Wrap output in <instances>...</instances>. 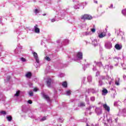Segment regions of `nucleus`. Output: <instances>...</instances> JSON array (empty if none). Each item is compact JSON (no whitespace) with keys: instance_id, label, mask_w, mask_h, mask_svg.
<instances>
[{"instance_id":"39448f33","label":"nucleus","mask_w":126,"mask_h":126,"mask_svg":"<svg viewBox=\"0 0 126 126\" xmlns=\"http://www.w3.org/2000/svg\"><path fill=\"white\" fill-rule=\"evenodd\" d=\"M94 112L99 116L102 114V109L100 107H95Z\"/></svg>"},{"instance_id":"ddd939ff","label":"nucleus","mask_w":126,"mask_h":126,"mask_svg":"<svg viewBox=\"0 0 126 126\" xmlns=\"http://www.w3.org/2000/svg\"><path fill=\"white\" fill-rule=\"evenodd\" d=\"M46 84L48 87H51V84H52V79H49L48 80H47V81H46Z\"/></svg>"},{"instance_id":"a19ab883","label":"nucleus","mask_w":126,"mask_h":126,"mask_svg":"<svg viewBox=\"0 0 126 126\" xmlns=\"http://www.w3.org/2000/svg\"><path fill=\"white\" fill-rule=\"evenodd\" d=\"M20 60H21V61L22 62H26V59H25V58H23V57L21 58L20 59Z\"/></svg>"},{"instance_id":"1a4fd4ad","label":"nucleus","mask_w":126,"mask_h":126,"mask_svg":"<svg viewBox=\"0 0 126 126\" xmlns=\"http://www.w3.org/2000/svg\"><path fill=\"white\" fill-rule=\"evenodd\" d=\"M79 60V52L75 54V57L73 59H71V61H75L76 62Z\"/></svg>"},{"instance_id":"aec40b11","label":"nucleus","mask_w":126,"mask_h":126,"mask_svg":"<svg viewBox=\"0 0 126 126\" xmlns=\"http://www.w3.org/2000/svg\"><path fill=\"white\" fill-rule=\"evenodd\" d=\"M94 63H95L96 65H97V66H103V64H102L101 62H96V61H94Z\"/></svg>"},{"instance_id":"9b49d317","label":"nucleus","mask_w":126,"mask_h":126,"mask_svg":"<svg viewBox=\"0 0 126 126\" xmlns=\"http://www.w3.org/2000/svg\"><path fill=\"white\" fill-rule=\"evenodd\" d=\"M92 44L94 47H97V46H98V42H97V39H93Z\"/></svg>"},{"instance_id":"72a5a7b5","label":"nucleus","mask_w":126,"mask_h":126,"mask_svg":"<svg viewBox=\"0 0 126 126\" xmlns=\"http://www.w3.org/2000/svg\"><path fill=\"white\" fill-rule=\"evenodd\" d=\"M103 84H104V83H103V82L102 81V80L100 79L99 81V84L98 85L99 86H102V85H103Z\"/></svg>"},{"instance_id":"4468645a","label":"nucleus","mask_w":126,"mask_h":126,"mask_svg":"<svg viewBox=\"0 0 126 126\" xmlns=\"http://www.w3.org/2000/svg\"><path fill=\"white\" fill-rule=\"evenodd\" d=\"M34 30L35 33H40V29L38 28V25H35L34 27Z\"/></svg>"},{"instance_id":"7ed1b4c3","label":"nucleus","mask_w":126,"mask_h":126,"mask_svg":"<svg viewBox=\"0 0 126 126\" xmlns=\"http://www.w3.org/2000/svg\"><path fill=\"white\" fill-rule=\"evenodd\" d=\"M90 92H91L92 94H97V93L99 92V89L96 88H91L88 89L86 91V93H88V94H90Z\"/></svg>"},{"instance_id":"37998d69","label":"nucleus","mask_w":126,"mask_h":126,"mask_svg":"<svg viewBox=\"0 0 126 126\" xmlns=\"http://www.w3.org/2000/svg\"><path fill=\"white\" fill-rule=\"evenodd\" d=\"M59 77H63L64 76V74L61 73L59 75Z\"/></svg>"},{"instance_id":"f257e3e1","label":"nucleus","mask_w":126,"mask_h":126,"mask_svg":"<svg viewBox=\"0 0 126 126\" xmlns=\"http://www.w3.org/2000/svg\"><path fill=\"white\" fill-rule=\"evenodd\" d=\"M93 17L89 14H85L81 16L82 22H85V20H91Z\"/></svg>"},{"instance_id":"680f3d73","label":"nucleus","mask_w":126,"mask_h":126,"mask_svg":"<svg viewBox=\"0 0 126 126\" xmlns=\"http://www.w3.org/2000/svg\"><path fill=\"white\" fill-rule=\"evenodd\" d=\"M123 113H126V109H124L123 110Z\"/></svg>"},{"instance_id":"6e6d98bb","label":"nucleus","mask_w":126,"mask_h":126,"mask_svg":"<svg viewBox=\"0 0 126 126\" xmlns=\"http://www.w3.org/2000/svg\"><path fill=\"white\" fill-rule=\"evenodd\" d=\"M74 8H75V9H78V6H76V5H75V6H74Z\"/></svg>"},{"instance_id":"bf43d9fd","label":"nucleus","mask_w":126,"mask_h":126,"mask_svg":"<svg viewBox=\"0 0 126 126\" xmlns=\"http://www.w3.org/2000/svg\"><path fill=\"white\" fill-rule=\"evenodd\" d=\"M113 4H111L109 6V8H113Z\"/></svg>"},{"instance_id":"7c9ffc66","label":"nucleus","mask_w":126,"mask_h":126,"mask_svg":"<svg viewBox=\"0 0 126 126\" xmlns=\"http://www.w3.org/2000/svg\"><path fill=\"white\" fill-rule=\"evenodd\" d=\"M114 61L116 62L117 63L119 62V58L118 57H115L113 58Z\"/></svg>"},{"instance_id":"a878e982","label":"nucleus","mask_w":126,"mask_h":126,"mask_svg":"<svg viewBox=\"0 0 126 126\" xmlns=\"http://www.w3.org/2000/svg\"><path fill=\"white\" fill-rule=\"evenodd\" d=\"M62 86H63V87H64V88H66V87H67V83H66V82H63L62 83Z\"/></svg>"},{"instance_id":"8fccbe9b","label":"nucleus","mask_w":126,"mask_h":126,"mask_svg":"<svg viewBox=\"0 0 126 126\" xmlns=\"http://www.w3.org/2000/svg\"><path fill=\"white\" fill-rule=\"evenodd\" d=\"M108 122H112V118H110L109 119L107 118Z\"/></svg>"},{"instance_id":"79ce46f5","label":"nucleus","mask_w":126,"mask_h":126,"mask_svg":"<svg viewBox=\"0 0 126 126\" xmlns=\"http://www.w3.org/2000/svg\"><path fill=\"white\" fill-rule=\"evenodd\" d=\"M45 59L46 61H48V62H50V61H51V59L49 57H46Z\"/></svg>"},{"instance_id":"6ab92c4d","label":"nucleus","mask_w":126,"mask_h":126,"mask_svg":"<svg viewBox=\"0 0 126 126\" xmlns=\"http://www.w3.org/2000/svg\"><path fill=\"white\" fill-rule=\"evenodd\" d=\"M115 84L117 86H120V78H117L115 80Z\"/></svg>"},{"instance_id":"f03ea898","label":"nucleus","mask_w":126,"mask_h":126,"mask_svg":"<svg viewBox=\"0 0 126 126\" xmlns=\"http://www.w3.org/2000/svg\"><path fill=\"white\" fill-rule=\"evenodd\" d=\"M100 79H102V80H105L106 79V80H108L109 81V84L110 85H111L112 83H113V81L114 80L113 78H110V77L108 75L105 76H101Z\"/></svg>"},{"instance_id":"cd10ccee","label":"nucleus","mask_w":126,"mask_h":126,"mask_svg":"<svg viewBox=\"0 0 126 126\" xmlns=\"http://www.w3.org/2000/svg\"><path fill=\"white\" fill-rule=\"evenodd\" d=\"M20 94V91H18L16 92V93L14 95V96L16 97H18Z\"/></svg>"},{"instance_id":"f8f14e48","label":"nucleus","mask_w":126,"mask_h":126,"mask_svg":"<svg viewBox=\"0 0 126 126\" xmlns=\"http://www.w3.org/2000/svg\"><path fill=\"white\" fill-rule=\"evenodd\" d=\"M98 37L100 38H104V37H106V33L101 32L100 33H98Z\"/></svg>"},{"instance_id":"c756f323","label":"nucleus","mask_w":126,"mask_h":126,"mask_svg":"<svg viewBox=\"0 0 126 126\" xmlns=\"http://www.w3.org/2000/svg\"><path fill=\"white\" fill-rule=\"evenodd\" d=\"M71 94V91L70 90L67 91L66 92V95L69 96Z\"/></svg>"},{"instance_id":"bb28decb","label":"nucleus","mask_w":126,"mask_h":126,"mask_svg":"<svg viewBox=\"0 0 126 126\" xmlns=\"http://www.w3.org/2000/svg\"><path fill=\"white\" fill-rule=\"evenodd\" d=\"M6 119L8 122H11L12 121V117L11 116H7Z\"/></svg>"},{"instance_id":"412c9836","label":"nucleus","mask_w":126,"mask_h":126,"mask_svg":"<svg viewBox=\"0 0 126 126\" xmlns=\"http://www.w3.org/2000/svg\"><path fill=\"white\" fill-rule=\"evenodd\" d=\"M32 76V74L30 72H28L26 74V77H27L28 78H31Z\"/></svg>"},{"instance_id":"c03bdc74","label":"nucleus","mask_w":126,"mask_h":126,"mask_svg":"<svg viewBox=\"0 0 126 126\" xmlns=\"http://www.w3.org/2000/svg\"><path fill=\"white\" fill-rule=\"evenodd\" d=\"M30 96H33V92L30 91L29 93Z\"/></svg>"},{"instance_id":"0e129e2a","label":"nucleus","mask_w":126,"mask_h":126,"mask_svg":"<svg viewBox=\"0 0 126 126\" xmlns=\"http://www.w3.org/2000/svg\"><path fill=\"white\" fill-rule=\"evenodd\" d=\"M108 35L109 36V37H110V36H111V33H108Z\"/></svg>"},{"instance_id":"de8ad7c7","label":"nucleus","mask_w":126,"mask_h":126,"mask_svg":"<svg viewBox=\"0 0 126 126\" xmlns=\"http://www.w3.org/2000/svg\"><path fill=\"white\" fill-rule=\"evenodd\" d=\"M120 101H115V102H114V106H117V105H118V104H119V102Z\"/></svg>"},{"instance_id":"0eeeda50","label":"nucleus","mask_w":126,"mask_h":126,"mask_svg":"<svg viewBox=\"0 0 126 126\" xmlns=\"http://www.w3.org/2000/svg\"><path fill=\"white\" fill-rule=\"evenodd\" d=\"M33 57L37 63H40L39 58H38V54L36 52H33Z\"/></svg>"},{"instance_id":"13d9d810","label":"nucleus","mask_w":126,"mask_h":126,"mask_svg":"<svg viewBox=\"0 0 126 126\" xmlns=\"http://www.w3.org/2000/svg\"><path fill=\"white\" fill-rule=\"evenodd\" d=\"M94 3H98V1L97 0H94Z\"/></svg>"},{"instance_id":"9d476101","label":"nucleus","mask_w":126,"mask_h":126,"mask_svg":"<svg viewBox=\"0 0 126 126\" xmlns=\"http://www.w3.org/2000/svg\"><path fill=\"white\" fill-rule=\"evenodd\" d=\"M43 97L44 98V99H46V100L47 101V102H51V99H50V97L48 96V95L43 94Z\"/></svg>"},{"instance_id":"e433bc0d","label":"nucleus","mask_w":126,"mask_h":126,"mask_svg":"<svg viewBox=\"0 0 126 126\" xmlns=\"http://www.w3.org/2000/svg\"><path fill=\"white\" fill-rule=\"evenodd\" d=\"M90 100L92 102H94L95 101V96H92L90 97Z\"/></svg>"},{"instance_id":"09e8293b","label":"nucleus","mask_w":126,"mask_h":126,"mask_svg":"<svg viewBox=\"0 0 126 126\" xmlns=\"http://www.w3.org/2000/svg\"><path fill=\"white\" fill-rule=\"evenodd\" d=\"M28 104H32V100H29L28 101Z\"/></svg>"},{"instance_id":"5fc2aeb1","label":"nucleus","mask_w":126,"mask_h":126,"mask_svg":"<svg viewBox=\"0 0 126 126\" xmlns=\"http://www.w3.org/2000/svg\"><path fill=\"white\" fill-rule=\"evenodd\" d=\"M109 67L110 69H113L114 66H113L112 65H110V66H109Z\"/></svg>"},{"instance_id":"338daca9","label":"nucleus","mask_w":126,"mask_h":126,"mask_svg":"<svg viewBox=\"0 0 126 126\" xmlns=\"http://www.w3.org/2000/svg\"><path fill=\"white\" fill-rule=\"evenodd\" d=\"M45 15H47V14H43V16H45Z\"/></svg>"},{"instance_id":"ea45409f","label":"nucleus","mask_w":126,"mask_h":126,"mask_svg":"<svg viewBox=\"0 0 126 126\" xmlns=\"http://www.w3.org/2000/svg\"><path fill=\"white\" fill-rule=\"evenodd\" d=\"M34 12L35 14H37V13H39V12H40V10H38L37 9H35Z\"/></svg>"},{"instance_id":"4be33fe9","label":"nucleus","mask_w":126,"mask_h":126,"mask_svg":"<svg viewBox=\"0 0 126 126\" xmlns=\"http://www.w3.org/2000/svg\"><path fill=\"white\" fill-rule=\"evenodd\" d=\"M81 80H82V83H83V84H86V82H85V80H86V77H82Z\"/></svg>"},{"instance_id":"a211bd4d","label":"nucleus","mask_w":126,"mask_h":126,"mask_svg":"<svg viewBox=\"0 0 126 126\" xmlns=\"http://www.w3.org/2000/svg\"><path fill=\"white\" fill-rule=\"evenodd\" d=\"M115 48L116 49V50H121L122 47V46L120 45V44H117L115 46Z\"/></svg>"},{"instance_id":"a18cd8bd","label":"nucleus","mask_w":126,"mask_h":126,"mask_svg":"<svg viewBox=\"0 0 126 126\" xmlns=\"http://www.w3.org/2000/svg\"><path fill=\"white\" fill-rule=\"evenodd\" d=\"M91 32H93V33H95V31H96V30L94 28L93 29H92L91 30Z\"/></svg>"},{"instance_id":"58836bf2","label":"nucleus","mask_w":126,"mask_h":126,"mask_svg":"<svg viewBox=\"0 0 126 126\" xmlns=\"http://www.w3.org/2000/svg\"><path fill=\"white\" fill-rule=\"evenodd\" d=\"M85 103L84 102H81L80 103V107H85Z\"/></svg>"},{"instance_id":"4c0bfd02","label":"nucleus","mask_w":126,"mask_h":126,"mask_svg":"<svg viewBox=\"0 0 126 126\" xmlns=\"http://www.w3.org/2000/svg\"><path fill=\"white\" fill-rule=\"evenodd\" d=\"M86 97V101L87 102V103H89V98H88V96H87V94H85Z\"/></svg>"},{"instance_id":"6e6552de","label":"nucleus","mask_w":126,"mask_h":126,"mask_svg":"<svg viewBox=\"0 0 126 126\" xmlns=\"http://www.w3.org/2000/svg\"><path fill=\"white\" fill-rule=\"evenodd\" d=\"M96 108L95 106H90L86 109V111H90V112H93L94 109Z\"/></svg>"},{"instance_id":"20e7f679","label":"nucleus","mask_w":126,"mask_h":126,"mask_svg":"<svg viewBox=\"0 0 126 126\" xmlns=\"http://www.w3.org/2000/svg\"><path fill=\"white\" fill-rule=\"evenodd\" d=\"M104 47L107 50H111L113 48V44L110 41H106L105 43Z\"/></svg>"},{"instance_id":"052dcab7","label":"nucleus","mask_w":126,"mask_h":126,"mask_svg":"<svg viewBox=\"0 0 126 126\" xmlns=\"http://www.w3.org/2000/svg\"><path fill=\"white\" fill-rule=\"evenodd\" d=\"M52 22H55V21H56V20L55 19H53L52 20H51Z\"/></svg>"},{"instance_id":"4d7b16f0","label":"nucleus","mask_w":126,"mask_h":126,"mask_svg":"<svg viewBox=\"0 0 126 126\" xmlns=\"http://www.w3.org/2000/svg\"><path fill=\"white\" fill-rule=\"evenodd\" d=\"M59 121L60 123H63V119L62 118H59Z\"/></svg>"},{"instance_id":"dca6fc26","label":"nucleus","mask_w":126,"mask_h":126,"mask_svg":"<svg viewBox=\"0 0 126 126\" xmlns=\"http://www.w3.org/2000/svg\"><path fill=\"white\" fill-rule=\"evenodd\" d=\"M82 59H83V54L82 52H79V62L81 63V61H82Z\"/></svg>"},{"instance_id":"e2e57ef3","label":"nucleus","mask_w":126,"mask_h":126,"mask_svg":"<svg viewBox=\"0 0 126 126\" xmlns=\"http://www.w3.org/2000/svg\"><path fill=\"white\" fill-rule=\"evenodd\" d=\"M57 43H61V40H57Z\"/></svg>"},{"instance_id":"c9c22d12","label":"nucleus","mask_w":126,"mask_h":126,"mask_svg":"<svg viewBox=\"0 0 126 126\" xmlns=\"http://www.w3.org/2000/svg\"><path fill=\"white\" fill-rule=\"evenodd\" d=\"M0 114L3 115V116H5V115H6V112L4 111H1L0 112Z\"/></svg>"},{"instance_id":"423d86ee","label":"nucleus","mask_w":126,"mask_h":126,"mask_svg":"<svg viewBox=\"0 0 126 126\" xmlns=\"http://www.w3.org/2000/svg\"><path fill=\"white\" fill-rule=\"evenodd\" d=\"M115 32H117L118 36H122V40H125V38L123 36V35H124V32L121 31L120 30H119V31H116Z\"/></svg>"},{"instance_id":"603ef678","label":"nucleus","mask_w":126,"mask_h":126,"mask_svg":"<svg viewBox=\"0 0 126 126\" xmlns=\"http://www.w3.org/2000/svg\"><path fill=\"white\" fill-rule=\"evenodd\" d=\"M93 70H94V71H95L97 70V69L96 68V67L94 66Z\"/></svg>"},{"instance_id":"2eb2a0df","label":"nucleus","mask_w":126,"mask_h":126,"mask_svg":"<svg viewBox=\"0 0 126 126\" xmlns=\"http://www.w3.org/2000/svg\"><path fill=\"white\" fill-rule=\"evenodd\" d=\"M103 107L106 111H107V112H110V107H109L107 104H104L103 105Z\"/></svg>"},{"instance_id":"473e14b6","label":"nucleus","mask_w":126,"mask_h":126,"mask_svg":"<svg viewBox=\"0 0 126 126\" xmlns=\"http://www.w3.org/2000/svg\"><path fill=\"white\" fill-rule=\"evenodd\" d=\"M68 43V39H65L63 42V45H67V43Z\"/></svg>"},{"instance_id":"5701e85b","label":"nucleus","mask_w":126,"mask_h":126,"mask_svg":"<svg viewBox=\"0 0 126 126\" xmlns=\"http://www.w3.org/2000/svg\"><path fill=\"white\" fill-rule=\"evenodd\" d=\"M102 95H106V94H108V90L106 89H104L102 90Z\"/></svg>"},{"instance_id":"2f4dec72","label":"nucleus","mask_w":126,"mask_h":126,"mask_svg":"<svg viewBox=\"0 0 126 126\" xmlns=\"http://www.w3.org/2000/svg\"><path fill=\"white\" fill-rule=\"evenodd\" d=\"M47 120L46 117H43L40 120V122H44V121H46Z\"/></svg>"},{"instance_id":"774afa93","label":"nucleus","mask_w":126,"mask_h":126,"mask_svg":"<svg viewBox=\"0 0 126 126\" xmlns=\"http://www.w3.org/2000/svg\"><path fill=\"white\" fill-rule=\"evenodd\" d=\"M124 102H125V103H126V99H125Z\"/></svg>"},{"instance_id":"69168bd1","label":"nucleus","mask_w":126,"mask_h":126,"mask_svg":"<svg viewBox=\"0 0 126 126\" xmlns=\"http://www.w3.org/2000/svg\"><path fill=\"white\" fill-rule=\"evenodd\" d=\"M115 66H118V65H119V63H116V64H115Z\"/></svg>"},{"instance_id":"49530a36","label":"nucleus","mask_w":126,"mask_h":126,"mask_svg":"<svg viewBox=\"0 0 126 126\" xmlns=\"http://www.w3.org/2000/svg\"><path fill=\"white\" fill-rule=\"evenodd\" d=\"M10 78H11L10 76H8L6 79V81H9V79H10Z\"/></svg>"},{"instance_id":"3c124183","label":"nucleus","mask_w":126,"mask_h":126,"mask_svg":"<svg viewBox=\"0 0 126 126\" xmlns=\"http://www.w3.org/2000/svg\"><path fill=\"white\" fill-rule=\"evenodd\" d=\"M33 91H34V92H37V91H38V89H37V88H35L33 89Z\"/></svg>"},{"instance_id":"f3484780","label":"nucleus","mask_w":126,"mask_h":126,"mask_svg":"<svg viewBox=\"0 0 126 126\" xmlns=\"http://www.w3.org/2000/svg\"><path fill=\"white\" fill-rule=\"evenodd\" d=\"M87 80H88V82H89V83H91V82H92V76H88L87 77Z\"/></svg>"},{"instance_id":"c85d7f7f","label":"nucleus","mask_w":126,"mask_h":126,"mask_svg":"<svg viewBox=\"0 0 126 126\" xmlns=\"http://www.w3.org/2000/svg\"><path fill=\"white\" fill-rule=\"evenodd\" d=\"M122 14H123V15H124V16H126V9H124L122 10Z\"/></svg>"},{"instance_id":"b1692460","label":"nucleus","mask_w":126,"mask_h":126,"mask_svg":"<svg viewBox=\"0 0 126 126\" xmlns=\"http://www.w3.org/2000/svg\"><path fill=\"white\" fill-rule=\"evenodd\" d=\"M92 33L91 32H86L84 33V36H88L89 35H91Z\"/></svg>"},{"instance_id":"f704fd0d","label":"nucleus","mask_w":126,"mask_h":126,"mask_svg":"<svg viewBox=\"0 0 126 126\" xmlns=\"http://www.w3.org/2000/svg\"><path fill=\"white\" fill-rule=\"evenodd\" d=\"M89 65H90V64L89 63H87L85 65V67H83V69H84V70H85L86 68H87V67H89Z\"/></svg>"},{"instance_id":"864d4df0","label":"nucleus","mask_w":126,"mask_h":126,"mask_svg":"<svg viewBox=\"0 0 126 126\" xmlns=\"http://www.w3.org/2000/svg\"><path fill=\"white\" fill-rule=\"evenodd\" d=\"M99 74H100V72H99V71H97V72L96 73L95 76H98V75H99Z\"/></svg>"},{"instance_id":"393cba45","label":"nucleus","mask_w":126,"mask_h":126,"mask_svg":"<svg viewBox=\"0 0 126 126\" xmlns=\"http://www.w3.org/2000/svg\"><path fill=\"white\" fill-rule=\"evenodd\" d=\"M104 69L105 72H107L109 70V65H106L104 67Z\"/></svg>"}]
</instances>
